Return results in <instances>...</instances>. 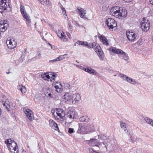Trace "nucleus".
<instances>
[{
    "label": "nucleus",
    "mask_w": 153,
    "mask_h": 153,
    "mask_svg": "<svg viewBox=\"0 0 153 153\" xmlns=\"http://www.w3.org/2000/svg\"><path fill=\"white\" fill-rule=\"evenodd\" d=\"M57 58H59V59L58 61H61L65 59V58L63 55H60L59 57H58Z\"/></svg>",
    "instance_id": "41"
},
{
    "label": "nucleus",
    "mask_w": 153,
    "mask_h": 153,
    "mask_svg": "<svg viewBox=\"0 0 153 153\" xmlns=\"http://www.w3.org/2000/svg\"><path fill=\"white\" fill-rule=\"evenodd\" d=\"M48 44L50 46H51V48H52V45L51 44H50L49 43H48Z\"/></svg>",
    "instance_id": "56"
},
{
    "label": "nucleus",
    "mask_w": 153,
    "mask_h": 153,
    "mask_svg": "<svg viewBox=\"0 0 153 153\" xmlns=\"http://www.w3.org/2000/svg\"><path fill=\"white\" fill-rule=\"evenodd\" d=\"M61 6H62L61 9H62V10L63 14H66V12L65 11V8H64L63 7H62V5Z\"/></svg>",
    "instance_id": "45"
},
{
    "label": "nucleus",
    "mask_w": 153,
    "mask_h": 153,
    "mask_svg": "<svg viewBox=\"0 0 153 153\" xmlns=\"http://www.w3.org/2000/svg\"><path fill=\"white\" fill-rule=\"evenodd\" d=\"M68 117L71 119H74L76 118V114L74 111L70 110L67 114Z\"/></svg>",
    "instance_id": "19"
},
{
    "label": "nucleus",
    "mask_w": 153,
    "mask_h": 153,
    "mask_svg": "<svg viewBox=\"0 0 153 153\" xmlns=\"http://www.w3.org/2000/svg\"><path fill=\"white\" fill-rule=\"evenodd\" d=\"M62 85L61 84L60 85H56L54 86V87L56 89V91L57 92H60L62 90Z\"/></svg>",
    "instance_id": "31"
},
{
    "label": "nucleus",
    "mask_w": 153,
    "mask_h": 153,
    "mask_svg": "<svg viewBox=\"0 0 153 153\" xmlns=\"http://www.w3.org/2000/svg\"><path fill=\"white\" fill-rule=\"evenodd\" d=\"M76 66L77 67L79 68V66H79V65H76Z\"/></svg>",
    "instance_id": "59"
},
{
    "label": "nucleus",
    "mask_w": 153,
    "mask_h": 153,
    "mask_svg": "<svg viewBox=\"0 0 153 153\" xmlns=\"http://www.w3.org/2000/svg\"><path fill=\"white\" fill-rule=\"evenodd\" d=\"M63 42H66L68 40V38L65 35V34H63L62 36L59 38Z\"/></svg>",
    "instance_id": "35"
},
{
    "label": "nucleus",
    "mask_w": 153,
    "mask_h": 153,
    "mask_svg": "<svg viewBox=\"0 0 153 153\" xmlns=\"http://www.w3.org/2000/svg\"><path fill=\"white\" fill-rule=\"evenodd\" d=\"M41 4L47 6L49 4V0H39Z\"/></svg>",
    "instance_id": "32"
},
{
    "label": "nucleus",
    "mask_w": 153,
    "mask_h": 153,
    "mask_svg": "<svg viewBox=\"0 0 153 153\" xmlns=\"http://www.w3.org/2000/svg\"><path fill=\"white\" fill-rule=\"evenodd\" d=\"M20 11L22 14L26 13L25 10V7L24 6L21 5L20 7Z\"/></svg>",
    "instance_id": "37"
},
{
    "label": "nucleus",
    "mask_w": 153,
    "mask_h": 153,
    "mask_svg": "<svg viewBox=\"0 0 153 153\" xmlns=\"http://www.w3.org/2000/svg\"><path fill=\"white\" fill-rule=\"evenodd\" d=\"M56 34L57 36L60 38L63 34H64V33L62 30H59L57 31Z\"/></svg>",
    "instance_id": "36"
},
{
    "label": "nucleus",
    "mask_w": 153,
    "mask_h": 153,
    "mask_svg": "<svg viewBox=\"0 0 153 153\" xmlns=\"http://www.w3.org/2000/svg\"><path fill=\"white\" fill-rule=\"evenodd\" d=\"M89 153H100L92 149H91L89 150Z\"/></svg>",
    "instance_id": "42"
},
{
    "label": "nucleus",
    "mask_w": 153,
    "mask_h": 153,
    "mask_svg": "<svg viewBox=\"0 0 153 153\" xmlns=\"http://www.w3.org/2000/svg\"><path fill=\"white\" fill-rule=\"evenodd\" d=\"M105 23L110 30H112L117 26L116 22L114 19L111 18L107 19Z\"/></svg>",
    "instance_id": "6"
},
{
    "label": "nucleus",
    "mask_w": 153,
    "mask_h": 153,
    "mask_svg": "<svg viewBox=\"0 0 153 153\" xmlns=\"http://www.w3.org/2000/svg\"><path fill=\"white\" fill-rule=\"evenodd\" d=\"M69 26L70 27H72V26L70 23L69 24Z\"/></svg>",
    "instance_id": "57"
},
{
    "label": "nucleus",
    "mask_w": 153,
    "mask_h": 153,
    "mask_svg": "<svg viewBox=\"0 0 153 153\" xmlns=\"http://www.w3.org/2000/svg\"><path fill=\"white\" fill-rule=\"evenodd\" d=\"M20 61H21V62H22L23 61V60H22V61H21V60H20Z\"/></svg>",
    "instance_id": "63"
},
{
    "label": "nucleus",
    "mask_w": 153,
    "mask_h": 153,
    "mask_svg": "<svg viewBox=\"0 0 153 153\" xmlns=\"http://www.w3.org/2000/svg\"><path fill=\"white\" fill-rule=\"evenodd\" d=\"M102 9L104 10H106L107 9V7L105 6H103L102 7Z\"/></svg>",
    "instance_id": "49"
},
{
    "label": "nucleus",
    "mask_w": 153,
    "mask_h": 153,
    "mask_svg": "<svg viewBox=\"0 0 153 153\" xmlns=\"http://www.w3.org/2000/svg\"><path fill=\"white\" fill-rule=\"evenodd\" d=\"M6 43L8 48L10 49H12L16 48L17 42L14 39L10 38L7 40Z\"/></svg>",
    "instance_id": "8"
},
{
    "label": "nucleus",
    "mask_w": 153,
    "mask_h": 153,
    "mask_svg": "<svg viewBox=\"0 0 153 153\" xmlns=\"http://www.w3.org/2000/svg\"><path fill=\"white\" fill-rule=\"evenodd\" d=\"M48 96L50 97H52V94L51 93H49V94H48Z\"/></svg>",
    "instance_id": "51"
},
{
    "label": "nucleus",
    "mask_w": 153,
    "mask_h": 153,
    "mask_svg": "<svg viewBox=\"0 0 153 153\" xmlns=\"http://www.w3.org/2000/svg\"><path fill=\"white\" fill-rule=\"evenodd\" d=\"M8 102L5 96H3L1 99L0 103L3 105L4 107L8 111H10V106L7 102Z\"/></svg>",
    "instance_id": "10"
},
{
    "label": "nucleus",
    "mask_w": 153,
    "mask_h": 153,
    "mask_svg": "<svg viewBox=\"0 0 153 153\" xmlns=\"http://www.w3.org/2000/svg\"><path fill=\"white\" fill-rule=\"evenodd\" d=\"M49 74L48 73L42 74L41 75L42 78L45 80H48L50 78Z\"/></svg>",
    "instance_id": "29"
},
{
    "label": "nucleus",
    "mask_w": 153,
    "mask_h": 153,
    "mask_svg": "<svg viewBox=\"0 0 153 153\" xmlns=\"http://www.w3.org/2000/svg\"><path fill=\"white\" fill-rule=\"evenodd\" d=\"M98 139L102 140H107L106 141H105L102 143L103 144L105 145V147L107 149L108 146V143L106 142L110 143V140L107 139V137L106 135L104 134H101L98 135Z\"/></svg>",
    "instance_id": "13"
},
{
    "label": "nucleus",
    "mask_w": 153,
    "mask_h": 153,
    "mask_svg": "<svg viewBox=\"0 0 153 153\" xmlns=\"http://www.w3.org/2000/svg\"><path fill=\"white\" fill-rule=\"evenodd\" d=\"M78 126V129L77 131V133L81 134H89L94 131L92 124L79 123Z\"/></svg>",
    "instance_id": "2"
},
{
    "label": "nucleus",
    "mask_w": 153,
    "mask_h": 153,
    "mask_svg": "<svg viewBox=\"0 0 153 153\" xmlns=\"http://www.w3.org/2000/svg\"><path fill=\"white\" fill-rule=\"evenodd\" d=\"M150 3L153 5V0H149Z\"/></svg>",
    "instance_id": "53"
},
{
    "label": "nucleus",
    "mask_w": 153,
    "mask_h": 153,
    "mask_svg": "<svg viewBox=\"0 0 153 153\" xmlns=\"http://www.w3.org/2000/svg\"><path fill=\"white\" fill-rule=\"evenodd\" d=\"M27 147L28 148H30V146L28 145H27Z\"/></svg>",
    "instance_id": "58"
},
{
    "label": "nucleus",
    "mask_w": 153,
    "mask_h": 153,
    "mask_svg": "<svg viewBox=\"0 0 153 153\" xmlns=\"http://www.w3.org/2000/svg\"><path fill=\"white\" fill-rule=\"evenodd\" d=\"M18 89L20 90L22 93H25L26 91V88L25 86L22 85H19L18 86Z\"/></svg>",
    "instance_id": "28"
},
{
    "label": "nucleus",
    "mask_w": 153,
    "mask_h": 153,
    "mask_svg": "<svg viewBox=\"0 0 153 153\" xmlns=\"http://www.w3.org/2000/svg\"><path fill=\"white\" fill-rule=\"evenodd\" d=\"M89 144L93 146H98L100 144V143L97 139H93L90 140Z\"/></svg>",
    "instance_id": "21"
},
{
    "label": "nucleus",
    "mask_w": 153,
    "mask_h": 153,
    "mask_svg": "<svg viewBox=\"0 0 153 153\" xmlns=\"http://www.w3.org/2000/svg\"><path fill=\"white\" fill-rule=\"evenodd\" d=\"M10 0H0V9L5 10L10 7Z\"/></svg>",
    "instance_id": "9"
},
{
    "label": "nucleus",
    "mask_w": 153,
    "mask_h": 153,
    "mask_svg": "<svg viewBox=\"0 0 153 153\" xmlns=\"http://www.w3.org/2000/svg\"><path fill=\"white\" fill-rule=\"evenodd\" d=\"M126 36L128 39L131 42H134L135 40L137 35L133 32L126 31Z\"/></svg>",
    "instance_id": "12"
},
{
    "label": "nucleus",
    "mask_w": 153,
    "mask_h": 153,
    "mask_svg": "<svg viewBox=\"0 0 153 153\" xmlns=\"http://www.w3.org/2000/svg\"><path fill=\"white\" fill-rule=\"evenodd\" d=\"M23 17L26 19L27 22L30 23L31 22V20L29 16L27 15V13H25L24 14H22Z\"/></svg>",
    "instance_id": "27"
},
{
    "label": "nucleus",
    "mask_w": 153,
    "mask_h": 153,
    "mask_svg": "<svg viewBox=\"0 0 153 153\" xmlns=\"http://www.w3.org/2000/svg\"><path fill=\"white\" fill-rule=\"evenodd\" d=\"M50 126L55 130L59 131V129L57 124L53 120L50 119L49 121Z\"/></svg>",
    "instance_id": "18"
},
{
    "label": "nucleus",
    "mask_w": 153,
    "mask_h": 153,
    "mask_svg": "<svg viewBox=\"0 0 153 153\" xmlns=\"http://www.w3.org/2000/svg\"><path fill=\"white\" fill-rule=\"evenodd\" d=\"M42 20V22H43V21H44V19H42V20Z\"/></svg>",
    "instance_id": "64"
},
{
    "label": "nucleus",
    "mask_w": 153,
    "mask_h": 153,
    "mask_svg": "<svg viewBox=\"0 0 153 153\" xmlns=\"http://www.w3.org/2000/svg\"><path fill=\"white\" fill-rule=\"evenodd\" d=\"M120 125L121 128L124 130L125 132L127 134L128 133V131L127 129V126L126 124L123 121H120Z\"/></svg>",
    "instance_id": "23"
},
{
    "label": "nucleus",
    "mask_w": 153,
    "mask_h": 153,
    "mask_svg": "<svg viewBox=\"0 0 153 153\" xmlns=\"http://www.w3.org/2000/svg\"><path fill=\"white\" fill-rule=\"evenodd\" d=\"M141 27L143 30L146 32L149 29L150 27V22L149 21L143 18L140 24Z\"/></svg>",
    "instance_id": "7"
},
{
    "label": "nucleus",
    "mask_w": 153,
    "mask_h": 153,
    "mask_svg": "<svg viewBox=\"0 0 153 153\" xmlns=\"http://www.w3.org/2000/svg\"><path fill=\"white\" fill-rule=\"evenodd\" d=\"M64 86L67 89H69L70 88V85L67 83H65L64 84Z\"/></svg>",
    "instance_id": "40"
},
{
    "label": "nucleus",
    "mask_w": 153,
    "mask_h": 153,
    "mask_svg": "<svg viewBox=\"0 0 153 153\" xmlns=\"http://www.w3.org/2000/svg\"><path fill=\"white\" fill-rule=\"evenodd\" d=\"M59 59V58H56V59H54L53 60H51L49 61L50 62H55L56 61H58V60Z\"/></svg>",
    "instance_id": "46"
},
{
    "label": "nucleus",
    "mask_w": 153,
    "mask_h": 153,
    "mask_svg": "<svg viewBox=\"0 0 153 153\" xmlns=\"http://www.w3.org/2000/svg\"><path fill=\"white\" fill-rule=\"evenodd\" d=\"M8 27L7 21L4 20L0 22V30L2 32H4Z\"/></svg>",
    "instance_id": "14"
},
{
    "label": "nucleus",
    "mask_w": 153,
    "mask_h": 153,
    "mask_svg": "<svg viewBox=\"0 0 153 153\" xmlns=\"http://www.w3.org/2000/svg\"><path fill=\"white\" fill-rule=\"evenodd\" d=\"M42 57L41 54L39 51H38L36 56V59H40Z\"/></svg>",
    "instance_id": "39"
},
{
    "label": "nucleus",
    "mask_w": 153,
    "mask_h": 153,
    "mask_svg": "<svg viewBox=\"0 0 153 153\" xmlns=\"http://www.w3.org/2000/svg\"><path fill=\"white\" fill-rule=\"evenodd\" d=\"M87 69H88V68H84L83 69V71L87 72Z\"/></svg>",
    "instance_id": "52"
},
{
    "label": "nucleus",
    "mask_w": 153,
    "mask_h": 153,
    "mask_svg": "<svg viewBox=\"0 0 153 153\" xmlns=\"http://www.w3.org/2000/svg\"><path fill=\"white\" fill-rule=\"evenodd\" d=\"M63 55H64V56H66V55H67V54H65Z\"/></svg>",
    "instance_id": "60"
},
{
    "label": "nucleus",
    "mask_w": 153,
    "mask_h": 153,
    "mask_svg": "<svg viewBox=\"0 0 153 153\" xmlns=\"http://www.w3.org/2000/svg\"><path fill=\"white\" fill-rule=\"evenodd\" d=\"M94 49L95 51L97 53L101 61L104 60V55L102 51L100 48L99 45L95 42H93L91 45V47Z\"/></svg>",
    "instance_id": "4"
},
{
    "label": "nucleus",
    "mask_w": 153,
    "mask_h": 153,
    "mask_svg": "<svg viewBox=\"0 0 153 153\" xmlns=\"http://www.w3.org/2000/svg\"><path fill=\"white\" fill-rule=\"evenodd\" d=\"M50 75H52V76L50 77V81H53L55 80V78L57 76V75L54 73H50Z\"/></svg>",
    "instance_id": "33"
},
{
    "label": "nucleus",
    "mask_w": 153,
    "mask_h": 153,
    "mask_svg": "<svg viewBox=\"0 0 153 153\" xmlns=\"http://www.w3.org/2000/svg\"><path fill=\"white\" fill-rule=\"evenodd\" d=\"M82 45H85L88 48H91V45L90 43L88 44L87 42H82Z\"/></svg>",
    "instance_id": "38"
},
{
    "label": "nucleus",
    "mask_w": 153,
    "mask_h": 153,
    "mask_svg": "<svg viewBox=\"0 0 153 153\" xmlns=\"http://www.w3.org/2000/svg\"><path fill=\"white\" fill-rule=\"evenodd\" d=\"M110 13L117 18L122 19L127 16V11L126 9L122 7L115 6L111 8Z\"/></svg>",
    "instance_id": "1"
},
{
    "label": "nucleus",
    "mask_w": 153,
    "mask_h": 153,
    "mask_svg": "<svg viewBox=\"0 0 153 153\" xmlns=\"http://www.w3.org/2000/svg\"><path fill=\"white\" fill-rule=\"evenodd\" d=\"M22 153H27V152L25 150H23Z\"/></svg>",
    "instance_id": "55"
},
{
    "label": "nucleus",
    "mask_w": 153,
    "mask_h": 153,
    "mask_svg": "<svg viewBox=\"0 0 153 153\" xmlns=\"http://www.w3.org/2000/svg\"><path fill=\"white\" fill-rule=\"evenodd\" d=\"M99 38L100 41L103 45L107 46H108L109 44L108 43V41L105 37L101 36L99 37Z\"/></svg>",
    "instance_id": "24"
},
{
    "label": "nucleus",
    "mask_w": 153,
    "mask_h": 153,
    "mask_svg": "<svg viewBox=\"0 0 153 153\" xmlns=\"http://www.w3.org/2000/svg\"><path fill=\"white\" fill-rule=\"evenodd\" d=\"M119 75L122 78L123 80L125 81H126L128 77V76L121 73H120Z\"/></svg>",
    "instance_id": "34"
},
{
    "label": "nucleus",
    "mask_w": 153,
    "mask_h": 153,
    "mask_svg": "<svg viewBox=\"0 0 153 153\" xmlns=\"http://www.w3.org/2000/svg\"><path fill=\"white\" fill-rule=\"evenodd\" d=\"M74 129L73 128H69L68 129V132L70 134L74 133Z\"/></svg>",
    "instance_id": "43"
},
{
    "label": "nucleus",
    "mask_w": 153,
    "mask_h": 153,
    "mask_svg": "<svg viewBox=\"0 0 153 153\" xmlns=\"http://www.w3.org/2000/svg\"><path fill=\"white\" fill-rule=\"evenodd\" d=\"M89 118L86 116H83L80 117L79 119L80 122H84L87 123L89 121Z\"/></svg>",
    "instance_id": "25"
},
{
    "label": "nucleus",
    "mask_w": 153,
    "mask_h": 153,
    "mask_svg": "<svg viewBox=\"0 0 153 153\" xmlns=\"http://www.w3.org/2000/svg\"><path fill=\"white\" fill-rule=\"evenodd\" d=\"M126 82L133 85L136 84L138 85L140 84L139 82H137L134 79L131 78L130 77H128Z\"/></svg>",
    "instance_id": "22"
},
{
    "label": "nucleus",
    "mask_w": 153,
    "mask_h": 153,
    "mask_svg": "<svg viewBox=\"0 0 153 153\" xmlns=\"http://www.w3.org/2000/svg\"><path fill=\"white\" fill-rule=\"evenodd\" d=\"M77 10L79 11V14L80 17L82 18H86L85 16V10L80 7H78Z\"/></svg>",
    "instance_id": "20"
},
{
    "label": "nucleus",
    "mask_w": 153,
    "mask_h": 153,
    "mask_svg": "<svg viewBox=\"0 0 153 153\" xmlns=\"http://www.w3.org/2000/svg\"><path fill=\"white\" fill-rule=\"evenodd\" d=\"M23 110L28 119L30 121H32L34 119L33 114L32 111L26 108H24L23 109Z\"/></svg>",
    "instance_id": "11"
},
{
    "label": "nucleus",
    "mask_w": 153,
    "mask_h": 153,
    "mask_svg": "<svg viewBox=\"0 0 153 153\" xmlns=\"http://www.w3.org/2000/svg\"><path fill=\"white\" fill-rule=\"evenodd\" d=\"M53 84L54 85H60L61 84V83H60V82H53Z\"/></svg>",
    "instance_id": "48"
},
{
    "label": "nucleus",
    "mask_w": 153,
    "mask_h": 153,
    "mask_svg": "<svg viewBox=\"0 0 153 153\" xmlns=\"http://www.w3.org/2000/svg\"><path fill=\"white\" fill-rule=\"evenodd\" d=\"M137 138L135 137H134L131 138V141L132 142H134L137 140Z\"/></svg>",
    "instance_id": "44"
},
{
    "label": "nucleus",
    "mask_w": 153,
    "mask_h": 153,
    "mask_svg": "<svg viewBox=\"0 0 153 153\" xmlns=\"http://www.w3.org/2000/svg\"><path fill=\"white\" fill-rule=\"evenodd\" d=\"M69 34V33H67V34L68 36V34Z\"/></svg>",
    "instance_id": "61"
},
{
    "label": "nucleus",
    "mask_w": 153,
    "mask_h": 153,
    "mask_svg": "<svg viewBox=\"0 0 153 153\" xmlns=\"http://www.w3.org/2000/svg\"><path fill=\"white\" fill-rule=\"evenodd\" d=\"M87 71V72L90 74H92L94 75H96L97 74V72L94 69H89V68H88Z\"/></svg>",
    "instance_id": "30"
},
{
    "label": "nucleus",
    "mask_w": 153,
    "mask_h": 153,
    "mask_svg": "<svg viewBox=\"0 0 153 153\" xmlns=\"http://www.w3.org/2000/svg\"><path fill=\"white\" fill-rule=\"evenodd\" d=\"M63 101L65 102H72V96L68 93H66L63 97Z\"/></svg>",
    "instance_id": "16"
},
{
    "label": "nucleus",
    "mask_w": 153,
    "mask_h": 153,
    "mask_svg": "<svg viewBox=\"0 0 153 153\" xmlns=\"http://www.w3.org/2000/svg\"><path fill=\"white\" fill-rule=\"evenodd\" d=\"M123 1L127 2H130L132 1L133 0H123Z\"/></svg>",
    "instance_id": "50"
},
{
    "label": "nucleus",
    "mask_w": 153,
    "mask_h": 153,
    "mask_svg": "<svg viewBox=\"0 0 153 153\" xmlns=\"http://www.w3.org/2000/svg\"><path fill=\"white\" fill-rule=\"evenodd\" d=\"M76 43L79 45H82V42L81 41H78L76 42Z\"/></svg>",
    "instance_id": "47"
},
{
    "label": "nucleus",
    "mask_w": 153,
    "mask_h": 153,
    "mask_svg": "<svg viewBox=\"0 0 153 153\" xmlns=\"http://www.w3.org/2000/svg\"><path fill=\"white\" fill-rule=\"evenodd\" d=\"M81 100L80 94L75 93L72 95V102L76 103L78 102Z\"/></svg>",
    "instance_id": "17"
},
{
    "label": "nucleus",
    "mask_w": 153,
    "mask_h": 153,
    "mask_svg": "<svg viewBox=\"0 0 153 153\" xmlns=\"http://www.w3.org/2000/svg\"><path fill=\"white\" fill-rule=\"evenodd\" d=\"M144 120L146 122L153 127V120L148 117H146Z\"/></svg>",
    "instance_id": "26"
},
{
    "label": "nucleus",
    "mask_w": 153,
    "mask_h": 153,
    "mask_svg": "<svg viewBox=\"0 0 153 153\" xmlns=\"http://www.w3.org/2000/svg\"><path fill=\"white\" fill-rule=\"evenodd\" d=\"M8 148L11 153H19L18 146L15 142H12L11 139H8L5 141Z\"/></svg>",
    "instance_id": "3"
},
{
    "label": "nucleus",
    "mask_w": 153,
    "mask_h": 153,
    "mask_svg": "<svg viewBox=\"0 0 153 153\" xmlns=\"http://www.w3.org/2000/svg\"><path fill=\"white\" fill-rule=\"evenodd\" d=\"M56 114L59 117L58 119H63L65 115V112L63 110L60 108H57L56 111Z\"/></svg>",
    "instance_id": "15"
},
{
    "label": "nucleus",
    "mask_w": 153,
    "mask_h": 153,
    "mask_svg": "<svg viewBox=\"0 0 153 153\" xmlns=\"http://www.w3.org/2000/svg\"><path fill=\"white\" fill-rule=\"evenodd\" d=\"M84 67L82 66H79V68L81 69H82V70H83V69L84 68Z\"/></svg>",
    "instance_id": "54"
},
{
    "label": "nucleus",
    "mask_w": 153,
    "mask_h": 153,
    "mask_svg": "<svg viewBox=\"0 0 153 153\" xmlns=\"http://www.w3.org/2000/svg\"><path fill=\"white\" fill-rule=\"evenodd\" d=\"M1 110L0 109V115H1Z\"/></svg>",
    "instance_id": "62"
},
{
    "label": "nucleus",
    "mask_w": 153,
    "mask_h": 153,
    "mask_svg": "<svg viewBox=\"0 0 153 153\" xmlns=\"http://www.w3.org/2000/svg\"><path fill=\"white\" fill-rule=\"evenodd\" d=\"M110 50V51L112 52L120 54L119 56L121 59H123L126 61H127L128 59V56L127 54L122 50L115 48H111Z\"/></svg>",
    "instance_id": "5"
}]
</instances>
